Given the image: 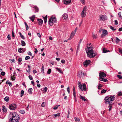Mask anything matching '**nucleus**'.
Instances as JSON below:
<instances>
[{"instance_id": "obj_1", "label": "nucleus", "mask_w": 122, "mask_h": 122, "mask_svg": "<svg viewBox=\"0 0 122 122\" xmlns=\"http://www.w3.org/2000/svg\"><path fill=\"white\" fill-rule=\"evenodd\" d=\"M85 50L88 57L92 58L96 56V54L93 52L92 47L87 46Z\"/></svg>"}, {"instance_id": "obj_2", "label": "nucleus", "mask_w": 122, "mask_h": 122, "mask_svg": "<svg viewBox=\"0 0 122 122\" xmlns=\"http://www.w3.org/2000/svg\"><path fill=\"white\" fill-rule=\"evenodd\" d=\"M115 97V96H111L109 97H107L105 98V100L106 103L107 104L111 103L114 100V99Z\"/></svg>"}, {"instance_id": "obj_3", "label": "nucleus", "mask_w": 122, "mask_h": 122, "mask_svg": "<svg viewBox=\"0 0 122 122\" xmlns=\"http://www.w3.org/2000/svg\"><path fill=\"white\" fill-rule=\"evenodd\" d=\"M20 119V117L19 116L14 118H10L9 119L10 122H18Z\"/></svg>"}, {"instance_id": "obj_4", "label": "nucleus", "mask_w": 122, "mask_h": 122, "mask_svg": "<svg viewBox=\"0 0 122 122\" xmlns=\"http://www.w3.org/2000/svg\"><path fill=\"white\" fill-rule=\"evenodd\" d=\"M102 33L101 36V38H103L106 36L108 33L107 30L105 29H102Z\"/></svg>"}, {"instance_id": "obj_5", "label": "nucleus", "mask_w": 122, "mask_h": 122, "mask_svg": "<svg viewBox=\"0 0 122 122\" xmlns=\"http://www.w3.org/2000/svg\"><path fill=\"white\" fill-rule=\"evenodd\" d=\"M17 107L16 104H12L10 105L9 106V108L11 110H14L16 109Z\"/></svg>"}, {"instance_id": "obj_6", "label": "nucleus", "mask_w": 122, "mask_h": 122, "mask_svg": "<svg viewBox=\"0 0 122 122\" xmlns=\"http://www.w3.org/2000/svg\"><path fill=\"white\" fill-rule=\"evenodd\" d=\"M10 117H12L11 118H14L16 117H17L19 115L16 112H11L9 115Z\"/></svg>"}, {"instance_id": "obj_7", "label": "nucleus", "mask_w": 122, "mask_h": 122, "mask_svg": "<svg viewBox=\"0 0 122 122\" xmlns=\"http://www.w3.org/2000/svg\"><path fill=\"white\" fill-rule=\"evenodd\" d=\"M99 17L100 19L102 20H106L107 19L106 16L105 15H101Z\"/></svg>"}, {"instance_id": "obj_8", "label": "nucleus", "mask_w": 122, "mask_h": 122, "mask_svg": "<svg viewBox=\"0 0 122 122\" xmlns=\"http://www.w3.org/2000/svg\"><path fill=\"white\" fill-rule=\"evenodd\" d=\"M85 75V74L82 72V71H79L77 75L78 76L80 77H81L82 76H83Z\"/></svg>"}, {"instance_id": "obj_9", "label": "nucleus", "mask_w": 122, "mask_h": 122, "mask_svg": "<svg viewBox=\"0 0 122 122\" xmlns=\"http://www.w3.org/2000/svg\"><path fill=\"white\" fill-rule=\"evenodd\" d=\"M91 61L88 60L85 61L83 63V65L85 67H86L90 63Z\"/></svg>"}, {"instance_id": "obj_10", "label": "nucleus", "mask_w": 122, "mask_h": 122, "mask_svg": "<svg viewBox=\"0 0 122 122\" xmlns=\"http://www.w3.org/2000/svg\"><path fill=\"white\" fill-rule=\"evenodd\" d=\"M99 78L101 77H104L106 76V74L104 72L100 71L99 73Z\"/></svg>"}, {"instance_id": "obj_11", "label": "nucleus", "mask_w": 122, "mask_h": 122, "mask_svg": "<svg viewBox=\"0 0 122 122\" xmlns=\"http://www.w3.org/2000/svg\"><path fill=\"white\" fill-rule=\"evenodd\" d=\"M25 49L20 48H18V51L20 53H23L25 51Z\"/></svg>"}, {"instance_id": "obj_12", "label": "nucleus", "mask_w": 122, "mask_h": 122, "mask_svg": "<svg viewBox=\"0 0 122 122\" xmlns=\"http://www.w3.org/2000/svg\"><path fill=\"white\" fill-rule=\"evenodd\" d=\"M53 17H51L49 20V24L51 25H52V23L53 22Z\"/></svg>"}, {"instance_id": "obj_13", "label": "nucleus", "mask_w": 122, "mask_h": 122, "mask_svg": "<svg viewBox=\"0 0 122 122\" xmlns=\"http://www.w3.org/2000/svg\"><path fill=\"white\" fill-rule=\"evenodd\" d=\"M71 2V0H63L64 4L67 5L69 4Z\"/></svg>"}, {"instance_id": "obj_14", "label": "nucleus", "mask_w": 122, "mask_h": 122, "mask_svg": "<svg viewBox=\"0 0 122 122\" xmlns=\"http://www.w3.org/2000/svg\"><path fill=\"white\" fill-rule=\"evenodd\" d=\"M68 17V15L66 14L65 13L62 15V18L65 20H66L67 19Z\"/></svg>"}, {"instance_id": "obj_15", "label": "nucleus", "mask_w": 122, "mask_h": 122, "mask_svg": "<svg viewBox=\"0 0 122 122\" xmlns=\"http://www.w3.org/2000/svg\"><path fill=\"white\" fill-rule=\"evenodd\" d=\"M75 33H76L73 32V31H72L70 36L69 38L68 39V40H70L74 36Z\"/></svg>"}, {"instance_id": "obj_16", "label": "nucleus", "mask_w": 122, "mask_h": 122, "mask_svg": "<svg viewBox=\"0 0 122 122\" xmlns=\"http://www.w3.org/2000/svg\"><path fill=\"white\" fill-rule=\"evenodd\" d=\"M78 87L81 89L82 91H83V89L82 84L81 82L80 81H78Z\"/></svg>"}, {"instance_id": "obj_17", "label": "nucleus", "mask_w": 122, "mask_h": 122, "mask_svg": "<svg viewBox=\"0 0 122 122\" xmlns=\"http://www.w3.org/2000/svg\"><path fill=\"white\" fill-rule=\"evenodd\" d=\"M81 16L82 18L85 17L86 15V12L82 11L81 13Z\"/></svg>"}, {"instance_id": "obj_18", "label": "nucleus", "mask_w": 122, "mask_h": 122, "mask_svg": "<svg viewBox=\"0 0 122 122\" xmlns=\"http://www.w3.org/2000/svg\"><path fill=\"white\" fill-rule=\"evenodd\" d=\"M35 16V15H33L31 17H29V18L31 20L32 22H33L34 21Z\"/></svg>"}, {"instance_id": "obj_19", "label": "nucleus", "mask_w": 122, "mask_h": 122, "mask_svg": "<svg viewBox=\"0 0 122 122\" xmlns=\"http://www.w3.org/2000/svg\"><path fill=\"white\" fill-rule=\"evenodd\" d=\"M38 22L39 24L40 25H42L43 23V20L41 19H38Z\"/></svg>"}, {"instance_id": "obj_20", "label": "nucleus", "mask_w": 122, "mask_h": 122, "mask_svg": "<svg viewBox=\"0 0 122 122\" xmlns=\"http://www.w3.org/2000/svg\"><path fill=\"white\" fill-rule=\"evenodd\" d=\"M99 80L101 81H103L104 82L107 81V80L106 79H104L102 77H101L99 78Z\"/></svg>"}, {"instance_id": "obj_21", "label": "nucleus", "mask_w": 122, "mask_h": 122, "mask_svg": "<svg viewBox=\"0 0 122 122\" xmlns=\"http://www.w3.org/2000/svg\"><path fill=\"white\" fill-rule=\"evenodd\" d=\"M82 86L83 90L84 91H86V84L85 83L83 84L82 85Z\"/></svg>"}, {"instance_id": "obj_22", "label": "nucleus", "mask_w": 122, "mask_h": 122, "mask_svg": "<svg viewBox=\"0 0 122 122\" xmlns=\"http://www.w3.org/2000/svg\"><path fill=\"white\" fill-rule=\"evenodd\" d=\"M80 98L82 99L83 101H87V100L85 99V97H83L81 95H80Z\"/></svg>"}, {"instance_id": "obj_23", "label": "nucleus", "mask_w": 122, "mask_h": 122, "mask_svg": "<svg viewBox=\"0 0 122 122\" xmlns=\"http://www.w3.org/2000/svg\"><path fill=\"white\" fill-rule=\"evenodd\" d=\"M44 19V22L45 23H46L47 21V16L46 15L45 17H43Z\"/></svg>"}, {"instance_id": "obj_24", "label": "nucleus", "mask_w": 122, "mask_h": 122, "mask_svg": "<svg viewBox=\"0 0 122 122\" xmlns=\"http://www.w3.org/2000/svg\"><path fill=\"white\" fill-rule=\"evenodd\" d=\"M33 90V89L32 88H30L28 90V92L29 94H32V91Z\"/></svg>"}, {"instance_id": "obj_25", "label": "nucleus", "mask_w": 122, "mask_h": 122, "mask_svg": "<svg viewBox=\"0 0 122 122\" xmlns=\"http://www.w3.org/2000/svg\"><path fill=\"white\" fill-rule=\"evenodd\" d=\"M56 69L60 73H63V72L61 70L60 68H56Z\"/></svg>"}, {"instance_id": "obj_26", "label": "nucleus", "mask_w": 122, "mask_h": 122, "mask_svg": "<svg viewBox=\"0 0 122 122\" xmlns=\"http://www.w3.org/2000/svg\"><path fill=\"white\" fill-rule=\"evenodd\" d=\"M21 45L22 46H25V42L23 41H21Z\"/></svg>"}, {"instance_id": "obj_27", "label": "nucleus", "mask_w": 122, "mask_h": 122, "mask_svg": "<svg viewBox=\"0 0 122 122\" xmlns=\"http://www.w3.org/2000/svg\"><path fill=\"white\" fill-rule=\"evenodd\" d=\"M75 121L76 122H79L80 121V119L77 117H75L74 118Z\"/></svg>"}, {"instance_id": "obj_28", "label": "nucleus", "mask_w": 122, "mask_h": 122, "mask_svg": "<svg viewBox=\"0 0 122 122\" xmlns=\"http://www.w3.org/2000/svg\"><path fill=\"white\" fill-rule=\"evenodd\" d=\"M24 91L23 90H22L20 92V97H22L24 94Z\"/></svg>"}, {"instance_id": "obj_29", "label": "nucleus", "mask_w": 122, "mask_h": 122, "mask_svg": "<svg viewBox=\"0 0 122 122\" xmlns=\"http://www.w3.org/2000/svg\"><path fill=\"white\" fill-rule=\"evenodd\" d=\"M9 98L8 97H6L4 98L6 102H8L9 100Z\"/></svg>"}, {"instance_id": "obj_30", "label": "nucleus", "mask_w": 122, "mask_h": 122, "mask_svg": "<svg viewBox=\"0 0 122 122\" xmlns=\"http://www.w3.org/2000/svg\"><path fill=\"white\" fill-rule=\"evenodd\" d=\"M87 10V8L86 6H85L83 8L82 11L86 12Z\"/></svg>"}, {"instance_id": "obj_31", "label": "nucleus", "mask_w": 122, "mask_h": 122, "mask_svg": "<svg viewBox=\"0 0 122 122\" xmlns=\"http://www.w3.org/2000/svg\"><path fill=\"white\" fill-rule=\"evenodd\" d=\"M60 115V114L59 113H58L57 114L53 115L52 116H54L55 117H56L57 116H59Z\"/></svg>"}, {"instance_id": "obj_32", "label": "nucleus", "mask_w": 122, "mask_h": 122, "mask_svg": "<svg viewBox=\"0 0 122 122\" xmlns=\"http://www.w3.org/2000/svg\"><path fill=\"white\" fill-rule=\"evenodd\" d=\"M108 107L109 108L108 110L109 111H110L111 109L112 108V104H109V106H108Z\"/></svg>"}, {"instance_id": "obj_33", "label": "nucleus", "mask_w": 122, "mask_h": 122, "mask_svg": "<svg viewBox=\"0 0 122 122\" xmlns=\"http://www.w3.org/2000/svg\"><path fill=\"white\" fill-rule=\"evenodd\" d=\"M103 52L104 53H106L108 52H109V51H107L105 49L103 48Z\"/></svg>"}, {"instance_id": "obj_34", "label": "nucleus", "mask_w": 122, "mask_h": 122, "mask_svg": "<svg viewBox=\"0 0 122 122\" xmlns=\"http://www.w3.org/2000/svg\"><path fill=\"white\" fill-rule=\"evenodd\" d=\"M2 110L3 111V112H5L7 110L6 109V108H5V106H4L3 107V108L2 109Z\"/></svg>"}, {"instance_id": "obj_35", "label": "nucleus", "mask_w": 122, "mask_h": 122, "mask_svg": "<svg viewBox=\"0 0 122 122\" xmlns=\"http://www.w3.org/2000/svg\"><path fill=\"white\" fill-rule=\"evenodd\" d=\"M44 67L43 65H42V67L41 69V71L43 72V73H44Z\"/></svg>"}, {"instance_id": "obj_36", "label": "nucleus", "mask_w": 122, "mask_h": 122, "mask_svg": "<svg viewBox=\"0 0 122 122\" xmlns=\"http://www.w3.org/2000/svg\"><path fill=\"white\" fill-rule=\"evenodd\" d=\"M92 36L94 39H96L97 37V35L94 34L93 33L92 34Z\"/></svg>"}, {"instance_id": "obj_37", "label": "nucleus", "mask_w": 122, "mask_h": 122, "mask_svg": "<svg viewBox=\"0 0 122 122\" xmlns=\"http://www.w3.org/2000/svg\"><path fill=\"white\" fill-rule=\"evenodd\" d=\"M116 41L117 43H118L119 41H120V40L117 37L116 38Z\"/></svg>"}, {"instance_id": "obj_38", "label": "nucleus", "mask_w": 122, "mask_h": 122, "mask_svg": "<svg viewBox=\"0 0 122 122\" xmlns=\"http://www.w3.org/2000/svg\"><path fill=\"white\" fill-rule=\"evenodd\" d=\"M73 95L74 96V99L75 100V101H76V92L73 93Z\"/></svg>"}, {"instance_id": "obj_39", "label": "nucleus", "mask_w": 122, "mask_h": 122, "mask_svg": "<svg viewBox=\"0 0 122 122\" xmlns=\"http://www.w3.org/2000/svg\"><path fill=\"white\" fill-rule=\"evenodd\" d=\"M110 28L112 29V30H113V31H115L116 30V29H114V28L112 27V26H110Z\"/></svg>"}, {"instance_id": "obj_40", "label": "nucleus", "mask_w": 122, "mask_h": 122, "mask_svg": "<svg viewBox=\"0 0 122 122\" xmlns=\"http://www.w3.org/2000/svg\"><path fill=\"white\" fill-rule=\"evenodd\" d=\"M106 91H107L106 90L103 89L102 91L101 92V93H104L106 92Z\"/></svg>"}, {"instance_id": "obj_41", "label": "nucleus", "mask_w": 122, "mask_h": 122, "mask_svg": "<svg viewBox=\"0 0 122 122\" xmlns=\"http://www.w3.org/2000/svg\"><path fill=\"white\" fill-rule=\"evenodd\" d=\"M11 78L13 80H14L15 79V78L14 77V75L11 76Z\"/></svg>"}, {"instance_id": "obj_42", "label": "nucleus", "mask_w": 122, "mask_h": 122, "mask_svg": "<svg viewBox=\"0 0 122 122\" xmlns=\"http://www.w3.org/2000/svg\"><path fill=\"white\" fill-rule=\"evenodd\" d=\"M51 69H49L47 71V74H49L51 73Z\"/></svg>"}, {"instance_id": "obj_43", "label": "nucleus", "mask_w": 122, "mask_h": 122, "mask_svg": "<svg viewBox=\"0 0 122 122\" xmlns=\"http://www.w3.org/2000/svg\"><path fill=\"white\" fill-rule=\"evenodd\" d=\"M20 113L22 114H24L25 113V111L24 110H21L20 111Z\"/></svg>"}, {"instance_id": "obj_44", "label": "nucleus", "mask_w": 122, "mask_h": 122, "mask_svg": "<svg viewBox=\"0 0 122 122\" xmlns=\"http://www.w3.org/2000/svg\"><path fill=\"white\" fill-rule=\"evenodd\" d=\"M30 57L29 56H26L25 58V60H27L30 59Z\"/></svg>"}, {"instance_id": "obj_45", "label": "nucleus", "mask_w": 122, "mask_h": 122, "mask_svg": "<svg viewBox=\"0 0 122 122\" xmlns=\"http://www.w3.org/2000/svg\"><path fill=\"white\" fill-rule=\"evenodd\" d=\"M34 8L36 10V12H38V8L36 6H34Z\"/></svg>"}, {"instance_id": "obj_46", "label": "nucleus", "mask_w": 122, "mask_h": 122, "mask_svg": "<svg viewBox=\"0 0 122 122\" xmlns=\"http://www.w3.org/2000/svg\"><path fill=\"white\" fill-rule=\"evenodd\" d=\"M29 79L30 80H32L33 79V77H32V76H31L30 75H29Z\"/></svg>"}, {"instance_id": "obj_47", "label": "nucleus", "mask_w": 122, "mask_h": 122, "mask_svg": "<svg viewBox=\"0 0 122 122\" xmlns=\"http://www.w3.org/2000/svg\"><path fill=\"white\" fill-rule=\"evenodd\" d=\"M1 75L2 76H4L5 74V72L2 71L1 73Z\"/></svg>"}, {"instance_id": "obj_48", "label": "nucleus", "mask_w": 122, "mask_h": 122, "mask_svg": "<svg viewBox=\"0 0 122 122\" xmlns=\"http://www.w3.org/2000/svg\"><path fill=\"white\" fill-rule=\"evenodd\" d=\"M85 0H80V1L82 4H85Z\"/></svg>"}, {"instance_id": "obj_49", "label": "nucleus", "mask_w": 122, "mask_h": 122, "mask_svg": "<svg viewBox=\"0 0 122 122\" xmlns=\"http://www.w3.org/2000/svg\"><path fill=\"white\" fill-rule=\"evenodd\" d=\"M117 77L119 78L120 79H122V76L120 75H117Z\"/></svg>"}, {"instance_id": "obj_50", "label": "nucleus", "mask_w": 122, "mask_h": 122, "mask_svg": "<svg viewBox=\"0 0 122 122\" xmlns=\"http://www.w3.org/2000/svg\"><path fill=\"white\" fill-rule=\"evenodd\" d=\"M7 37L8 39L9 40H10L11 39V37L10 36L9 34H8V35Z\"/></svg>"}, {"instance_id": "obj_51", "label": "nucleus", "mask_w": 122, "mask_h": 122, "mask_svg": "<svg viewBox=\"0 0 122 122\" xmlns=\"http://www.w3.org/2000/svg\"><path fill=\"white\" fill-rule=\"evenodd\" d=\"M67 92H68L69 94L70 93V88L69 87H68L67 88Z\"/></svg>"}, {"instance_id": "obj_52", "label": "nucleus", "mask_w": 122, "mask_h": 122, "mask_svg": "<svg viewBox=\"0 0 122 122\" xmlns=\"http://www.w3.org/2000/svg\"><path fill=\"white\" fill-rule=\"evenodd\" d=\"M118 15L119 17H120L121 18H122V17L121 15V12H119Z\"/></svg>"}, {"instance_id": "obj_53", "label": "nucleus", "mask_w": 122, "mask_h": 122, "mask_svg": "<svg viewBox=\"0 0 122 122\" xmlns=\"http://www.w3.org/2000/svg\"><path fill=\"white\" fill-rule=\"evenodd\" d=\"M115 25H117L118 24V21L117 20H115Z\"/></svg>"}, {"instance_id": "obj_54", "label": "nucleus", "mask_w": 122, "mask_h": 122, "mask_svg": "<svg viewBox=\"0 0 122 122\" xmlns=\"http://www.w3.org/2000/svg\"><path fill=\"white\" fill-rule=\"evenodd\" d=\"M118 95L119 96L122 95V92H118Z\"/></svg>"}, {"instance_id": "obj_55", "label": "nucleus", "mask_w": 122, "mask_h": 122, "mask_svg": "<svg viewBox=\"0 0 122 122\" xmlns=\"http://www.w3.org/2000/svg\"><path fill=\"white\" fill-rule=\"evenodd\" d=\"M80 45H78V46L77 47V48L76 53H77V50H79V48H80Z\"/></svg>"}, {"instance_id": "obj_56", "label": "nucleus", "mask_w": 122, "mask_h": 122, "mask_svg": "<svg viewBox=\"0 0 122 122\" xmlns=\"http://www.w3.org/2000/svg\"><path fill=\"white\" fill-rule=\"evenodd\" d=\"M102 86V85L100 84H99V85L98 87V89H99V87H101Z\"/></svg>"}, {"instance_id": "obj_57", "label": "nucleus", "mask_w": 122, "mask_h": 122, "mask_svg": "<svg viewBox=\"0 0 122 122\" xmlns=\"http://www.w3.org/2000/svg\"><path fill=\"white\" fill-rule=\"evenodd\" d=\"M61 63H62L63 64H64L65 62V61L64 60H62L61 61Z\"/></svg>"}, {"instance_id": "obj_58", "label": "nucleus", "mask_w": 122, "mask_h": 122, "mask_svg": "<svg viewBox=\"0 0 122 122\" xmlns=\"http://www.w3.org/2000/svg\"><path fill=\"white\" fill-rule=\"evenodd\" d=\"M22 61V59L21 58H19L18 60V61L19 62H21Z\"/></svg>"}, {"instance_id": "obj_59", "label": "nucleus", "mask_w": 122, "mask_h": 122, "mask_svg": "<svg viewBox=\"0 0 122 122\" xmlns=\"http://www.w3.org/2000/svg\"><path fill=\"white\" fill-rule=\"evenodd\" d=\"M37 36L40 38H41V35L40 33H37Z\"/></svg>"}, {"instance_id": "obj_60", "label": "nucleus", "mask_w": 122, "mask_h": 122, "mask_svg": "<svg viewBox=\"0 0 122 122\" xmlns=\"http://www.w3.org/2000/svg\"><path fill=\"white\" fill-rule=\"evenodd\" d=\"M82 41V39H81L80 41H79L78 43V45H80V44L81 43V41Z\"/></svg>"}, {"instance_id": "obj_61", "label": "nucleus", "mask_w": 122, "mask_h": 122, "mask_svg": "<svg viewBox=\"0 0 122 122\" xmlns=\"http://www.w3.org/2000/svg\"><path fill=\"white\" fill-rule=\"evenodd\" d=\"M44 89L45 92H47V88L46 87H45V88H44Z\"/></svg>"}, {"instance_id": "obj_62", "label": "nucleus", "mask_w": 122, "mask_h": 122, "mask_svg": "<svg viewBox=\"0 0 122 122\" xmlns=\"http://www.w3.org/2000/svg\"><path fill=\"white\" fill-rule=\"evenodd\" d=\"M28 55H30L31 56L32 55L30 51L28 52Z\"/></svg>"}, {"instance_id": "obj_63", "label": "nucleus", "mask_w": 122, "mask_h": 122, "mask_svg": "<svg viewBox=\"0 0 122 122\" xmlns=\"http://www.w3.org/2000/svg\"><path fill=\"white\" fill-rule=\"evenodd\" d=\"M8 84L10 86H11L12 85V83L11 82H10V83H9Z\"/></svg>"}, {"instance_id": "obj_64", "label": "nucleus", "mask_w": 122, "mask_h": 122, "mask_svg": "<svg viewBox=\"0 0 122 122\" xmlns=\"http://www.w3.org/2000/svg\"><path fill=\"white\" fill-rule=\"evenodd\" d=\"M20 36L21 37V38H22V39H25L23 35H21Z\"/></svg>"}]
</instances>
